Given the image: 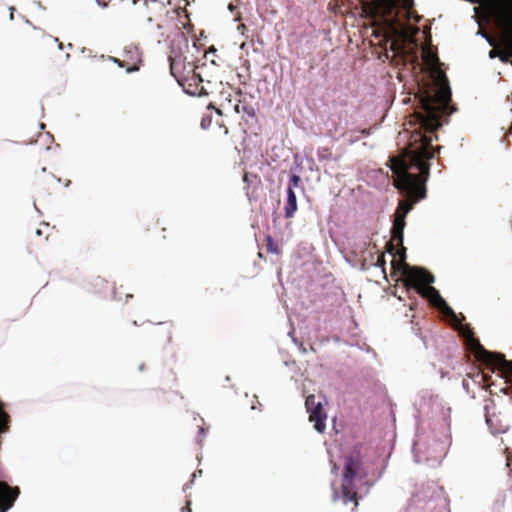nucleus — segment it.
<instances>
[{"label": "nucleus", "instance_id": "f257e3e1", "mask_svg": "<svg viewBox=\"0 0 512 512\" xmlns=\"http://www.w3.org/2000/svg\"><path fill=\"white\" fill-rule=\"evenodd\" d=\"M436 89L433 96H427L423 101L425 116L419 117V130L405 132L403 138L409 137L408 146L400 159H396L391 167L396 174L395 186L405 193L407 201L399 203L391 230L392 241L403 247L405 218L413 204L425 198V182L429 177L428 161L434 157L431 150L432 134L440 126L439 110L445 108L451 99L448 80L442 71L436 72Z\"/></svg>", "mask_w": 512, "mask_h": 512}, {"label": "nucleus", "instance_id": "f03ea898", "mask_svg": "<svg viewBox=\"0 0 512 512\" xmlns=\"http://www.w3.org/2000/svg\"><path fill=\"white\" fill-rule=\"evenodd\" d=\"M389 455L373 449L354 447L344 459L342 480L381 478L386 470Z\"/></svg>", "mask_w": 512, "mask_h": 512}, {"label": "nucleus", "instance_id": "7ed1b4c3", "mask_svg": "<svg viewBox=\"0 0 512 512\" xmlns=\"http://www.w3.org/2000/svg\"><path fill=\"white\" fill-rule=\"evenodd\" d=\"M408 282L413 286L417 293L427 298L431 304L438 308L446 317L452 321L458 322L457 316L453 309L441 297L439 292L432 286L434 276L422 268H409L406 271Z\"/></svg>", "mask_w": 512, "mask_h": 512}, {"label": "nucleus", "instance_id": "20e7f679", "mask_svg": "<svg viewBox=\"0 0 512 512\" xmlns=\"http://www.w3.org/2000/svg\"><path fill=\"white\" fill-rule=\"evenodd\" d=\"M413 454L415 462L425 463L429 467H436L440 465L445 456V448L443 443L438 441L428 445L417 439L413 444Z\"/></svg>", "mask_w": 512, "mask_h": 512}, {"label": "nucleus", "instance_id": "39448f33", "mask_svg": "<svg viewBox=\"0 0 512 512\" xmlns=\"http://www.w3.org/2000/svg\"><path fill=\"white\" fill-rule=\"evenodd\" d=\"M462 334L466 338L467 344L470 346L471 349L474 350L476 357L480 358L481 360L485 361L490 365H494L502 369L507 368L512 370L511 362L506 361L504 357L501 355L493 354L486 351L480 345V343L473 337L470 331L463 329Z\"/></svg>", "mask_w": 512, "mask_h": 512}, {"label": "nucleus", "instance_id": "423d86ee", "mask_svg": "<svg viewBox=\"0 0 512 512\" xmlns=\"http://www.w3.org/2000/svg\"><path fill=\"white\" fill-rule=\"evenodd\" d=\"M305 407L309 414V421L315 422V430L323 433L326 429L327 414L323 409L322 401L317 400L315 395H309L306 398Z\"/></svg>", "mask_w": 512, "mask_h": 512}, {"label": "nucleus", "instance_id": "0eeeda50", "mask_svg": "<svg viewBox=\"0 0 512 512\" xmlns=\"http://www.w3.org/2000/svg\"><path fill=\"white\" fill-rule=\"evenodd\" d=\"M326 126L327 131L332 138L339 139L340 137L346 136L347 142L349 144L355 143L360 139L361 136L365 137L368 135V132L365 129L359 130L357 132L351 131L349 133H346L345 126L341 125V123L339 125H334L333 118L330 119Z\"/></svg>", "mask_w": 512, "mask_h": 512}, {"label": "nucleus", "instance_id": "6e6552de", "mask_svg": "<svg viewBox=\"0 0 512 512\" xmlns=\"http://www.w3.org/2000/svg\"><path fill=\"white\" fill-rule=\"evenodd\" d=\"M387 33L396 38L406 39L415 35L418 32V28L411 27L405 23H402L397 19L386 20Z\"/></svg>", "mask_w": 512, "mask_h": 512}, {"label": "nucleus", "instance_id": "1a4fd4ad", "mask_svg": "<svg viewBox=\"0 0 512 512\" xmlns=\"http://www.w3.org/2000/svg\"><path fill=\"white\" fill-rule=\"evenodd\" d=\"M18 487H10L8 482H0V512H6L13 505L19 496Z\"/></svg>", "mask_w": 512, "mask_h": 512}, {"label": "nucleus", "instance_id": "9d476101", "mask_svg": "<svg viewBox=\"0 0 512 512\" xmlns=\"http://www.w3.org/2000/svg\"><path fill=\"white\" fill-rule=\"evenodd\" d=\"M333 490L345 504L353 502L357 506V491L354 482H333Z\"/></svg>", "mask_w": 512, "mask_h": 512}, {"label": "nucleus", "instance_id": "9b49d317", "mask_svg": "<svg viewBox=\"0 0 512 512\" xmlns=\"http://www.w3.org/2000/svg\"><path fill=\"white\" fill-rule=\"evenodd\" d=\"M297 210V197L293 190L287 189V202L284 209L285 217L290 218Z\"/></svg>", "mask_w": 512, "mask_h": 512}, {"label": "nucleus", "instance_id": "f8f14e48", "mask_svg": "<svg viewBox=\"0 0 512 512\" xmlns=\"http://www.w3.org/2000/svg\"><path fill=\"white\" fill-rule=\"evenodd\" d=\"M300 176L299 175H296V174H292L290 175L289 177V183H288V188L287 189H291L294 191L295 188H298L299 187V184H300Z\"/></svg>", "mask_w": 512, "mask_h": 512}, {"label": "nucleus", "instance_id": "ddd939ff", "mask_svg": "<svg viewBox=\"0 0 512 512\" xmlns=\"http://www.w3.org/2000/svg\"><path fill=\"white\" fill-rule=\"evenodd\" d=\"M476 35L484 38L490 46H495V40L492 37H490L487 33H485L484 31L478 30Z\"/></svg>", "mask_w": 512, "mask_h": 512}, {"label": "nucleus", "instance_id": "4468645a", "mask_svg": "<svg viewBox=\"0 0 512 512\" xmlns=\"http://www.w3.org/2000/svg\"><path fill=\"white\" fill-rule=\"evenodd\" d=\"M125 53L130 56L131 59L139 61V54L136 48L130 47L125 49Z\"/></svg>", "mask_w": 512, "mask_h": 512}, {"label": "nucleus", "instance_id": "2eb2a0df", "mask_svg": "<svg viewBox=\"0 0 512 512\" xmlns=\"http://www.w3.org/2000/svg\"><path fill=\"white\" fill-rule=\"evenodd\" d=\"M293 342L299 347V350L301 353L305 354L307 352L306 348L303 346L302 343H299L298 340L294 337H292Z\"/></svg>", "mask_w": 512, "mask_h": 512}, {"label": "nucleus", "instance_id": "dca6fc26", "mask_svg": "<svg viewBox=\"0 0 512 512\" xmlns=\"http://www.w3.org/2000/svg\"><path fill=\"white\" fill-rule=\"evenodd\" d=\"M243 111H244L247 115H249V116H251V117H253V116L255 115V112H254V109H253V108H250V107H246V106H244V107H243Z\"/></svg>", "mask_w": 512, "mask_h": 512}, {"label": "nucleus", "instance_id": "f3484780", "mask_svg": "<svg viewBox=\"0 0 512 512\" xmlns=\"http://www.w3.org/2000/svg\"><path fill=\"white\" fill-rule=\"evenodd\" d=\"M198 438H204L206 436V430L203 428V427H200L199 428V431H198ZM198 442H200V439H197Z\"/></svg>", "mask_w": 512, "mask_h": 512}, {"label": "nucleus", "instance_id": "a211bd4d", "mask_svg": "<svg viewBox=\"0 0 512 512\" xmlns=\"http://www.w3.org/2000/svg\"><path fill=\"white\" fill-rule=\"evenodd\" d=\"M429 63H430V65H431V67H432V68H436V65H437V59H436L433 55H431V56H430V59H429Z\"/></svg>", "mask_w": 512, "mask_h": 512}, {"label": "nucleus", "instance_id": "6ab92c4d", "mask_svg": "<svg viewBox=\"0 0 512 512\" xmlns=\"http://www.w3.org/2000/svg\"><path fill=\"white\" fill-rule=\"evenodd\" d=\"M209 123H210V121H209V120H207V119L203 118V119H202V121H201V127H202L203 129H206V128L209 126Z\"/></svg>", "mask_w": 512, "mask_h": 512}, {"label": "nucleus", "instance_id": "aec40b11", "mask_svg": "<svg viewBox=\"0 0 512 512\" xmlns=\"http://www.w3.org/2000/svg\"><path fill=\"white\" fill-rule=\"evenodd\" d=\"M190 505H191V501L187 500L186 506L183 508V512H191Z\"/></svg>", "mask_w": 512, "mask_h": 512}, {"label": "nucleus", "instance_id": "412c9836", "mask_svg": "<svg viewBox=\"0 0 512 512\" xmlns=\"http://www.w3.org/2000/svg\"><path fill=\"white\" fill-rule=\"evenodd\" d=\"M137 70H138V67H137L136 65H133V66L128 67V68L126 69L127 73H132V72H135V71H137Z\"/></svg>", "mask_w": 512, "mask_h": 512}, {"label": "nucleus", "instance_id": "4be33fe9", "mask_svg": "<svg viewBox=\"0 0 512 512\" xmlns=\"http://www.w3.org/2000/svg\"><path fill=\"white\" fill-rule=\"evenodd\" d=\"M496 56H497V52H496V50H494V49L490 50V52H489V57L493 59V58H495Z\"/></svg>", "mask_w": 512, "mask_h": 512}, {"label": "nucleus", "instance_id": "5701e85b", "mask_svg": "<svg viewBox=\"0 0 512 512\" xmlns=\"http://www.w3.org/2000/svg\"><path fill=\"white\" fill-rule=\"evenodd\" d=\"M485 419H486V423H487L488 425H490L491 419H490V417H489L488 413H486V414H485Z\"/></svg>", "mask_w": 512, "mask_h": 512}, {"label": "nucleus", "instance_id": "b1692460", "mask_svg": "<svg viewBox=\"0 0 512 512\" xmlns=\"http://www.w3.org/2000/svg\"><path fill=\"white\" fill-rule=\"evenodd\" d=\"M10 10H11V13H10V20H12V19H13V10H14V8H13V7H11V8H10Z\"/></svg>", "mask_w": 512, "mask_h": 512}, {"label": "nucleus", "instance_id": "393cba45", "mask_svg": "<svg viewBox=\"0 0 512 512\" xmlns=\"http://www.w3.org/2000/svg\"><path fill=\"white\" fill-rule=\"evenodd\" d=\"M244 29H245V25L242 24V25L238 26V30H244Z\"/></svg>", "mask_w": 512, "mask_h": 512}, {"label": "nucleus", "instance_id": "a878e982", "mask_svg": "<svg viewBox=\"0 0 512 512\" xmlns=\"http://www.w3.org/2000/svg\"><path fill=\"white\" fill-rule=\"evenodd\" d=\"M246 43H242L241 46H240V49H246Z\"/></svg>", "mask_w": 512, "mask_h": 512}, {"label": "nucleus", "instance_id": "bb28decb", "mask_svg": "<svg viewBox=\"0 0 512 512\" xmlns=\"http://www.w3.org/2000/svg\"><path fill=\"white\" fill-rule=\"evenodd\" d=\"M189 488H190V486H189L188 484H186V485L184 486L183 490H184V491H186V490H187V489H189Z\"/></svg>", "mask_w": 512, "mask_h": 512}, {"label": "nucleus", "instance_id": "cd10ccee", "mask_svg": "<svg viewBox=\"0 0 512 512\" xmlns=\"http://www.w3.org/2000/svg\"><path fill=\"white\" fill-rule=\"evenodd\" d=\"M62 48H63L62 43H59V49H62Z\"/></svg>", "mask_w": 512, "mask_h": 512}]
</instances>
